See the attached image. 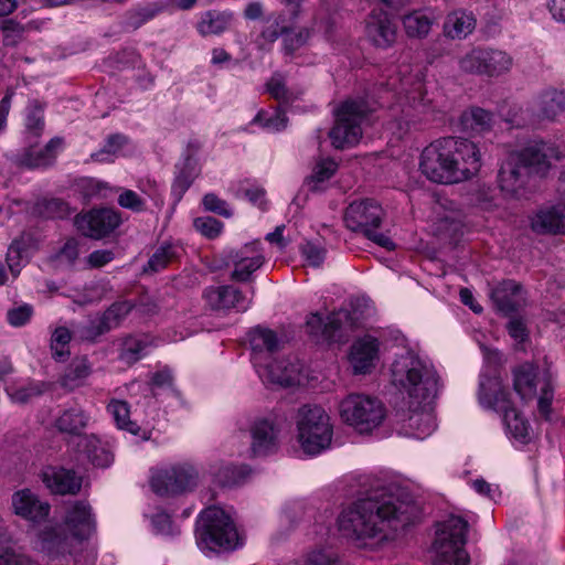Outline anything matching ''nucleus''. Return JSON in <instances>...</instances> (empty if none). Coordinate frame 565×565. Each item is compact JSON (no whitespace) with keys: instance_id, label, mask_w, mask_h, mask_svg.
Returning <instances> with one entry per match:
<instances>
[{"instance_id":"f257e3e1","label":"nucleus","mask_w":565,"mask_h":565,"mask_svg":"<svg viewBox=\"0 0 565 565\" xmlns=\"http://www.w3.org/2000/svg\"><path fill=\"white\" fill-rule=\"evenodd\" d=\"M406 510L407 505L393 495L359 500L341 511L338 530L358 546L365 547L370 540H383L399 523H406Z\"/></svg>"},{"instance_id":"f03ea898","label":"nucleus","mask_w":565,"mask_h":565,"mask_svg":"<svg viewBox=\"0 0 565 565\" xmlns=\"http://www.w3.org/2000/svg\"><path fill=\"white\" fill-rule=\"evenodd\" d=\"M420 173L437 184H457L475 177L481 168L478 146L463 138H440L426 146L418 161Z\"/></svg>"},{"instance_id":"7ed1b4c3","label":"nucleus","mask_w":565,"mask_h":565,"mask_svg":"<svg viewBox=\"0 0 565 565\" xmlns=\"http://www.w3.org/2000/svg\"><path fill=\"white\" fill-rule=\"evenodd\" d=\"M392 384L415 404L434 401L440 391V379L431 361L418 351L404 348L391 365Z\"/></svg>"},{"instance_id":"20e7f679","label":"nucleus","mask_w":565,"mask_h":565,"mask_svg":"<svg viewBox=\"0 0 565 565\" xmlns=\"http://www.w3.org/2000/svg\"><path fill=\"white\" fill-rule=\"evenodd\" d=\"M249 343L253 365L264 384L289 387L303 382L302 365L298 360L274 359L280 343L273 330L255 328L249 332Z\"/></svg>"},{"instance_id":"39448f33","label":"nucleus","mask_w":565,"mask_h":565,"mask_svg":"<svg viewBox=\"0 0 565 565\" xmlns=\"http://www.w3.org/2000/svg\"><path fill=\"white\" fill-rule=\"evenodd\" d=\"M196 544L205 554L230 552L243 546L244 537L237 531L231 514L212 505L200 514Z\"/></svg>"},{"instance_id":"423d86ee","label":"nucleus","mask_w":565,"mask_h":565,"mask_svg":"<svg viewBox=\"0 0 565 565\" xmlns=\"http://www.w3.org/2000/svg\"><path fill=\"white\" fill-rule=\"evenodd\" d=\"M478 396L482 407L503 414V423L509 438L521 445L530 441V426L512 406L500 377L481 375Z\"/></svg>"},{"instance_id":"0eeeda50","label":"nucleus","mask_w":565,"mask_h":565,"mask_svg":"<svg viewBox=\"0 0 565 565\" xmlns=\"http://www.w3.org/2000/svg\"><path fill=\"white\" fill-rule=\"evenodd\" d=\"M297 440L301 449L311 456L328 449L333 427L329 414L318 405H302L295 417Z\"/></svg>"},{"instance_id":"6e6552de","label":"nucleus","mask_w":565,"mask_h":565,"mask_svg":"<svg viewBox=\"0 0 565 565\" xmlns=\"http://www.w3.org/2000/svg\"><path fill=\"white\" fill-rule=\"evenodd\" d=\"M339 415L344 424L362 435L372 434L386 418L383 402L372 395L352 393L339 404Z\"/></svg>"},{"instance_id":"1a4fd4ad","label":"nucleus","mask_w":565,"mask_h":565,"mask_svg":"<svg viewBox=\"0 0 565 565\" xmlns=\"http://www.w3.org/2000/svg\"><path fill=\"white\" fill-rule=\"evenodd\" d=\"M43 113V107L36 102L31 103L26 108L24 134L29 148L22 154L20 162L29 168L50 164L63 147V139L58 137L51 139L44 147H39L38 139L44 130Z\"/></svg>"},{"instance_id":"9d476101","label":"nucleus","mask_w":565,"mask_h":565,"mask_svg":"<svg viewBox=\"0 0 565 565\" xmlns=\"http://www.w3.org/2000/svg\"><path fill=\"white\" fill-rule=\"evenodd\" d=\"M467 522L451 515L437 525L434 551L439 565H468L469 556L463 548Z\"/></svg>"},{"instance_id":"9b49d317","label":"nucleus","mask_w":565,"mask_h":565,"mask_svg":"<svg viewBox=\"0 0 565 565\" xmlns=\"http://www.w3.org/2000/svg\"><path fill=\"white\" fill-rule=\"evenodd\" d=\"M384 211L382 206L373 200H363L352 202L345 211L344 222L348 228L353 232H360L376 245L393 250L394 242L391 237L379 232L382 224Z\"/></svg>"},{"instance_id":"f8f14e48","label":"nucleus","mask_w":565,"mask_h":565,"mask_svg":"<svg viewBox=\"0 0 565 565\" xmlns=\"http://www.w3.org/2000/svg\"><path fill=\"white\" fill-rule=\"evenodd\" d=\"M367 111L362 100H345L341 104L335 111V124L329 132L334 148L343 149L359 143Z\"/></svg>"},{"instance_id":"ddd939ff","label":"nucleus","mask_w":565,"mask_h":565,"mask_svg":"<svg viewBox=\"0 0 565 565\" xmlns=\"http://www.w3.org/2000/svg\"><path fill=\"white\" fill-rule=\"evenodd\" d=\"M252 456H267L279 445L280 420L277 414L268 413L253 417L248 425Z\"/></svg>"},{"instance_id":"4468645a","label":"nucleus","mask_w":565,"mask_h":565,"mask_svg":"<svg viewBox=\"0 0 565 565\" xmlns=\"http://www.w3.org/2000/svg\"><path fill=\"white\" fill-rule=\"evenodd\" d=\"M196 480L198 472L192 466L178 465L153 472L150 484L157 494L164 495L189 490Z\"/></svg>"},{"instance_id":"2eb2a0df","label":"nucleus","mask_w":565,"mask_h":565,"mask_svg":"<svg viewBox=\"0 0 565 565\" xmlns=\"http://www.w3.org/2000/svg\"><path fill=\"white\" fill-rule=\"evenodd\" d=\"M76 228L90 238H103L117 228L121 218L113 209H96L75 217Z\"/></svg>"},{"instance_id":"dca6fc26","label":"nucleus","mask_w":565,"mask_h":565,"mask_svg":"<svg viewBox=\"0 0 565 565\" xmlns=\"http://www.w3.org/2000/svg\"><path fill=\"white\" fill-rule=\"evenodd\" d=\"M518 157V161L526 167V171L534 170L537 173H545L553 160H558L562 152L557 146L543 140L529 142L524 148L512 151Z\"/></svg>"},{"instance_id":"f3484780","label":"nucleus","mask_w":565,"mask_h":565,"mask_svg":"<svg viewBox=\"0 0 565 565\" xmlns=\"http://www.w3.org/2000/svg\"><path fill=\"white\" fill-rule=\"evenodd\" d=\"M527 181L526 167L522 166L518 161V157L510 152L498 174L500 190L508 198L521 199L526 194Z\"/></svg>"},{"instance_id":"a211bd4d","label":"nucleus","mask_w":565,"mask_h":565,"mask_svg":"<svg viewBox=\"0 0 565 565\" xmlns=\"http://www.w3.org/2000/svg\"><path fill=\"white\" fill-rule=\"evenodd\" d=\"M64 524L70 535L78 541L89 539L96 530L95 515L85 501H73L66 505Z\"/></svg>"},{"instance_id":"6ab92c4d","label":"nucleus","mask_w":565,"mask_h":565,"mask_svg":"<svg viewBox=\"0 0 565 565\" xmlns=\"http://www.w3.org/2000/svg\"><path fill=\"white\" fill-rule=\"evenodd\" d=\"M203 298L206 305L216 311L235 309L244 312L252 303V298H247L233 286L209 287L204 290Z\"/></svg>"},{"instance_id":"aec40b11","label":"nucleus","mask_w":565,"mask_h":565,"mask_svg":"<svg viewBox=\"0 0 565 565\" xmlns=\"http://www.w3.org/2000/svg\"><path fill=\"white\" fill-rule=\"evenodd\" d=\"M365 33L373 45L386 49L395 43L397 29L385 11L373 10L366 20Z\"/></svg>"},{"instance_id":"412c9836","label":"nucleus","mask_w":565,"mask_h":565,"mask_svg":"<svg viewBox=\"0 0 565 565\" xmlns=\"http://www.w3.org/2000/svg\"><path fill=\"white\" fill-rule=\"evenodd\" d=\"M531 109L537 120L555 121L565 111V93L545 88L534 96Z\"/></svg>"},{"instance_id":"4be33fe9","label":"nucleus","mask_w":565,"mask_h":565,"mask_svg":"<svg viewBox=\"0 0 565 565\" xmlns=\"http://www.w3.org/2000/svg\"><path fill=\"white\" fill-rule=\"evenodd\" d=\"M345 327H353L347 310L332 312L326 319L318 313H312L307 319L308 332L317 339L331 340L338 330Z\"/></svg>"},{"instance_id":"5701e85b","label":"nucleus","mask_w":565,"mask_h":565,"mask_svg":"<svg viewBox=\"0 0 565 565\" xmlns=\"http://www.w3.org/2000/svg\"><path fill=\"white\" fill-rule=\"evenodd\" d=\"M13 512L22 519L39 523L50 513V504L41 501L30 489H22L12 495Z\"/></svg>"},{"instance_id":"b1692460","label":"nucleus","mask_w":565,"mask_h":565,"mask_svg":"<svg viewBox=\"0 0 565 565\" xmlns=\"http://www.w3.org/2000/svg\"><path fill=\"white\" fill-rule=\"evenodd\" d=\"M476 28L477 17L472 11L455 9L445 17L443 35L451 41H462L469 38Z\"/></svg>"},{"instance_id":"393cba45","label":"nucleus","mask_w":565,"mask_h":565,"mask_svg":"<svg viewBox=\"0 0 565 565\" xmlns=\"http://www.w3.org/2000/svg\"><path fill=\"white\" fill-rule=\"evenodd\" d=\"M129 301L113 303L103 315L90 320L86 337L94 339L120 326L132 309Z\"/></svg>"},{"instance_id":"a878e982","label":"nucleus","mask_w":565,"mask_h":565,"mask_svg":"<svg viewBox=\"0 0 565 565\" xmlns=\"http://www.w3.org/2000/svg\"><path fill=\"white\" fill-rule=\"evenodd\" d=\"M398 75V84L391 82L390 86L405 94L413 103H423L425 97V76L422 70L403 65L399 68Z\"/></svg>"},{"instance_id":"bb28decb","label":"nucleus","mask_w":565,"mask_h":565,"mask_svg":"<svg viewBox=\"0 0 565 565\" xmlns=\"http://www.w3.org/2000/svg\"><path fill=\"white\" fill-rule=\"evenodd\" d=\"M532 230L540 234H565V204L540 210L531 220Z\"/></svg>"},{"instance_id":"cd10ccee","label":"nucleus","mask_w":565,"mask_h":565,"mask_svg":"<svg viewBox=\"0 0 565 565\" xmlns=\"http://www.w3.org/2000/svg\"><path fill=\"white\" fill-rule=\"evenodd\" d=\"M379 359V342L371 337L358 340L351 349L350 362L354 373H367Z\"/></svg>"},{"instance_id":"c85d7f7f","label":"nucleus","mask_w":565,"mask_h":565,"mask_svg":"<svg viewBox=\"0 0 565 565\" xmlns=\"http://www.w3.org/2000/svg\"><path fill=\"white\" fill-rule=\"evenodd\" d=\"M433 401L423 403L420 405L415 404L413 399H409V407L414 408L412 414L407 417L405 427L409 429L411 435L417 439H425L436 428L435 417L429 408Z\"/></svg>"},{"instance_id":"c756f323","label":"nucleus","mask_w":565,"mask_h":565,"mask_svg":"<svg viewBox=\"0 0 565 565\" xmlns=\"http://www.w3.org/2000/svg\"><path fill=\"white\" fill-rule=\"evenodd\" d=\"M490 297L498 310L504 313L515 311L525 300L522 287L513 280L499 284L491 290Z\"/></svg>"},{"instance_id":"7c9ffc66","label":"nucleus","mask_w":565,"mask_h":565,"mask_svg":"<svg viewBox=\"0 0 565 565\" xmlns=\"http://www.w3.org/2000/svg\"><path fill=\"white\" fill-rule=\"evenodd\" d=\"M43 482L54 493L74 494L79 491L82 480L73 471L50 467L43 471Z\"/></svg>"},{"instance_id":"2f4dec72","label":"nucleus","mask_w":565,"mask_h":565,"mask_svg":"<svg viewBox=\"0 0 565 565\" xmlns=\"http://www.w3.org/2000/svg\"><path fill=\"white\" fill-rule=\"evenodd\" d=\"M263 255L256 244L244 246L234 256L232 278L237 281H246L263 265Z\"/></svg>"},{"instance_id":"473e14b6","label":"nucleus","mask_w":565,"mask_h":565,"mask_svg":"<svg viewBox=\"0 0 565 565\" xmlns=\"http://www.w3.org/2000/svg\"><path fill=\"white\" fill-rule=\"evenodd\" d=\"M262 35L269 42H274L282 35L284 51L286 54L291 55L307 43L310 33L307 29L289 31L286 26H280L279 23L276 22L275 25L267 26Z\"/></svg>"},{"instance_id":"72a5a7b5","label":"nucleus","mask_w":565,"mask_h":565,"mask_svg":"<svg viewBox=\"0 0 565 565\" xmlns=\"http://www.w3.org/2000/svg\"><path fill=\"white\" fill-rule=\"evenodd\" d=\"M89 414L78 405L63 409L55 418L56 429L63 434L78 436L88 426Z\"/></svg>"},{"instance_id":"f704fd0d","label":"nucleus","mask_w":565,"mask_h":565,"mask_svg":"<svg viewBox=\"0 0 565 565\" xmlns=\"http://www.w3.org/2000/svg\"><path fill=\"white\" fill-rule=\"evenodd\" d=\"M201 172L199 159L194 154L186 156L178 166V172L172 183V194L178 200L186 192Z\"/></svg>"},{"instance_id":"c9c22d12","label":"nucleus","mask_w":565,"mask_h":565,"mask_svg":"<svg viewBox=\"0 0 565 565\" xmlns=\"http://www.w3.org/2000/svg\"><path fill=\"white\" fill-rule=\"evenodd\" d=\"M154 345L148 334L130 335L124 339L119 359L126 364H132L146 356Z\"/></svg>"},{"instance_id":"e433bc0d","label":"nucleus","mask_w":565,"mask_h":565,"mask_svg":"<svg viewBox=\"0 0 565 565\" xmlns=\"http://www.w3.org/2000/svg\"><path fill=\"white\" fill-rule=\"evenodd\" d=\"M513 65L512 56L505 51L483 46V76L499 77L508 73Z\"/></svg>"},{"instance_id":"4c0bfd02","label":"nucleus","mask_w":565,"mask_h":565,"mask_svg":"<svg viewBox=\"0 0 565 565\" xmlns=\"http://www.w3.org/2000/svg\"><path fill=\"white\" fill-rule=\"evenodd\" d=\"M402 23L409 38L422 39L429 33L434 17L428 11L414 10L403 17Z\"/></svg>"},{"instance_id":"58836bf2","label":"nucleus","mask_w":565,"mask_h":565,"mask_svg":"<svg viewBox=\"0 0 565 565\" xmlns=\"http://www.w3.org/2000/svg\"><path fill=\"white\" fill-rule=\"evenodd\" d=\"M535 376V369L531 364H524L514 369V391L523 401H529L534 397L536 393Z\"/></svg>"},{"instance_id":"ea45409f","label":"nucleus","mask_w":565,"mask_h":565,"mask_svg":"<svg viewBox=\"0 0 565 565\" xmlns=\"http://www.w3.org/2000/svg\"><path fill=\"white\" fill-rule=\"evenodd\" d=\"M82 443L88 459L94 466L105 468L113 462L111 451L97 436H86Z\"/></svg>"},{"instance_id":"a19ab883","label":"nucleus","mask_w":565,"mask_h":565,"mask_svg":"<svg viewBox=\"0 0 565 565\" xmlns=\"http://www.w3.org/2000/svg\"><path fill=\"white\" fill-rule=\"evenodd\" d=\"M127 138L122 135L109 136L105 145L96 152L90 154V160L99 163L114 162L119 156H124V147Z\"/></svg>"},{"instance_id":"79ce46f5","label":"nucleus","mask_w":565,"mask_h":565,"mask_svg":"<svg viewBox=\"0 0 565 565\" xmlns=\"http://www.w3.org/2000/svg\"><path fill=\"white\" fill-rule=\"evenodd\" d=\"M232 17L228 12H206L199 22L198 30L202 35L220 34L228 29Z\"/></svg>"},{"instance_id":"37998d69","label":"nucleus","mask_w":565,"mask_h":565,"mask_svg":"<svg viewBox=\"0 0 565 565\" xmlns=\"http://www.w3.org/2000/svg\"><path fill=\"white\" fill-rule=\"evenodd\" d=\"M462 74L483 76V46H475L458 57Z\"/></svg>"},{"instance_id":"c03bdc74","label":"nucleus","mask_w":565,"mask_h":565,"mask_svg":"<svg viewBox=\"0 0 565 565\" xmlns=\"http://www.w3.org/2000/svg\"><path fill=\"white\" fill-rule=\"evenodd\" d=\"M461 122L467 130L483 132L490 129L493 122V116L491 113L476 107L462 114Z\"/></svg>"},{"instance_id":"a18cd8bd","label":"nucleus","mask_w":565,"mask_h":565,"mask_svg":"<svg viewBox=\"0 0 565 565\" xmlns=\"http://www.w3.org/2000/svg\"><path fill=\"white\" fill-rule=\"evenodd\" d=\"M338 164L332 159H321L313 167L312 173L306 180L310 191L320 190V184L329 180L337 171Z\"/></svg>"},{"instance_id":"49530a36","label":"nucleus","mask_w":565,"mask_h":565,"mask_svg":"<svg viewBox=\"0 0 565 565\" xmlns=\"http://www.w3.org/2000/svg\"><path fill=\"white\" fill-rule=\"evenodd\" d=\"M90 366L86 359H75L68 365L64 376L63 385L70 388L79 386L83 381L89 375Z\"/></svg>"},{"instance_id":"de8ad7c7","label":"nucleus","mask_w":565,"mask_h":565,"mask_svg":"<svg viewBox=\"0 0 565 565\" xmlns=\"http://www.w3.org/2000/svg\"><path fill=\"white\" fill-rule=\"evenodd\" d=\"M108 412L113 415L116 425L120 429H125L132 435H136L139 427L134 422L129 420V406L126 402L119 399H113L108 406Z\"/></svg>"},{"instance_id":"09e8293b","label":"nucleus","mask_w":565,"mask_h":565,"mask_svg":"<svg viewBox=\"0 0 565 565\" xmlns=\"http://www.w3.org/2000/svg\"><path fill=\"white\" fill-rule=\"evenodd\" d=\"M253 122L260 125L264 129L268 131L276 132L287 127L288 119L285 113L278 109L273 114L259 111L253 119Z\"/></svg>"},{"instance_id":"8fccbe9b","label":"nucleus","mask_w":565,"mask_h":565,"mask_svg":"<svg viewBox=\"0 0 565 565\" xmlns=\"http://www.w3.org/2000/svg\"><path fill=\"white\" fill-rule=\"evenodd\" d=\"M71 341V332L65 327L56 328L51 338V349L56 360H63L68 355V343Z\"/></svg>"},{"instance_id":"3c124183","label":"nucleus","mask_w":565,"mask_h":565,"mask_svg":"<svg viewBox=\"0 0 565 565\" xmlns=\"http://www.w3.org/2000/svg\"><path fill=\"white\" fill-rule=\"evenodd\" d=\"M26 250L20 242H13L7 253V265L13 278H15L21 267L26 263Z\"/></svg>"},{"instance_id":"603ef678","label":"nucleus","mask_w":565,"mask_h":565,"mask_svg":"<svg viewBox=\"0 0 565 565\" xmlns=\"http://www.w3.org/2000/svg\"><path fill=\"white\" fill-rule=\"evenodd\" d=\"M0 565H32V562L18 553L9 541H0Z\"/></svg>"},{"instance_id":"864d4df0","label":"nucleus","mask_w":565,"mask_h":565,"mask_svg":"<svg viewBox=\"0 0 565 565\" xmlns=\"http://www.w3.org/2000/svg\"><path fill=\"white\" fill-rule=\"evenodd\" d=\"M175 257V252L172 246H160L148 262L145 270L159 271L167 267V265Z\"/></svg>"},{"instance_id":"5fc2aeb1","label":"nucleus","mask_w":565,"mask_h":565,"mask_svg":"<svg viewBox=\"0 0 565 565\" xmlns=\"http://www.w3.org/2000/svg\"><path fill=\"white\" fill-rule=\"evenodd\" d=\"M269 94L284 103L292 102L296 95L286 87L285 78L280 74H275L267 83Z\"/></svg>"},{"instance_id":"6e6d98bb","label":"nucleus","mask_w":565,"mask_h":565,"mask_svg":"<svg viewBox=\"0 0 565 565\" xmlns=\"http://www.w3.org/2000/svg\"><path fill=\"white\" fill-rule=\"evenodd\" d=\"M300 252L308 266L318 268L324 262L326 249L320 244L307 242L301 246Z\"/></svg>"},{"instance_id":"4d7b16f0","label":"nucleus","mask_w":565,"mask_h":565,"mask_svg":"<svg viewBox=\"0 0 565 565\" xmlns=\"http://www.w3.org/2000/svg\"><path fill=\"white\" fill-rule=\"evenodd\" d=\"M248 475L246 467L226 466L220 469L216 475L218 483L223 486H231L238 483Z\"/></svg>"},{"instance_id":"13d9d810","label":"nucleus","mask_w":565,"mask_h":565,"mask_svg":"<svg viewBox=\"0 0 565 565\" xmlns=\"http://www.w3.org/2000/svg\"><path fill=\"white\" fill-rule=\"evenodd\" d=\"M6 45L14 46L24 39L25 28L12 20L4 21L1 26Z\"/></svg>"},{"instance_id":"bf43d9fd","label":"nucleus","mask_w":565,"mask_h":565,"mask_svg":"<svg viewBox=\"0 0 565 565\" xmlns=\"http://www.w3.org/2000/svg\"><path fill=\"white\" fill-rule=\"evenodd\" d=\"M194 228L202 235L214 238L222 231V223L212 216L196 217L193 222Z\"/></svg>"},{"instance_id":"052dcab7","label":"nucleus","mask_w":565,"mask_h":565,"mask_svg":"<svg viewBox=\"0 0 565 565\" xmlns=\"http://www.w3.org/2000/svg\"><path fill=\"white\" fill-rule=\"evenodd\" d=\"M118 204L134 212H142L146 210V200L137 192L125 189L118 196Z\"/></svg>"},{"instance_id":"680f3d73","label":"nucleus","mask_w":565,"mask_h":565,"mask_svg":"<svg viewBox=\"0 0 565 565\" xmlns=\"http://www.w3.org/2000/svg\"><path fill=\"white\" fill-rule=\"evenodd\" d=\"M333 554L324 547L315 548L305 556V565H332Z\"/></svg>"},{"instance_id":"e2e57ef3","label":"nucleus","mask_w":565,"mask_h":565,"mask_svg":"<svg viewBox=\"0 0 565 565\" xmlns=\"http://www.w3.org/2000/svg\"><path fill=\"white\" fill-rule=\"evenodd\" d=\"M137 188L142 194L156 203L162 202L161 188L154 179H140L137 183Z\"/></svg>"},{"instance_id":"0e129e2a","label":"nucleus","mask_w":565,"mask_h":565,"mask_svg":"<svg viewBox=\"0 0 565 565\" xmlns=\"http://www.w3.org/2000/svg\"><path fill=\"white\" fill-rule=\"evenodd\" d=\"M203 205L206 210L215 212L223 216H231L232 211L228 209L225 201L218 199L215 194L209 193L203 198Z\"/></svg>"},{"instance_id":"69168bd1","label":"nucleus","mask_w":565,"mask_h":565,"mask_svg":"<svg viewBox=\"0 0 565 565\" xmlns=\"http://www.w3.org/2000/svg\"><path fill=\"white\" fill-rule=\"evenodd\" d=\"M7 316L11 326L21 327L30 320L32 316V308L28 305H24L9 310Z\"/></svg>"},{"instance_id":"338daca9","label":"nucleus","mask_w":565,"mask_h":565,"mask_svg":"<svg viewBox=\"0 0 565 565\" xmlns=\"http://www.w3.org/2000/svg\"><path fill=\"white\" fill-rule=\"evenodd\" d=\"M114 253L109 249H97L89 254L87 263L90 267L99 268L114 259Z\"/></svg>"},{"instance_id":"774afa93","label":"nucleus","mask_w":565,"mask_h":565,"mask_svg":"<svg viewBox=\"0 0 565 565\" xmlns=\"http://www.w3.org/2000/svg\"><path fill=\"white\" fill-rule=\"evenodd\" d=\"M493 192L491 186L479 185L473 193L476 203L484 210H490L493 206Z\"/></svg>"}]
</instances>
